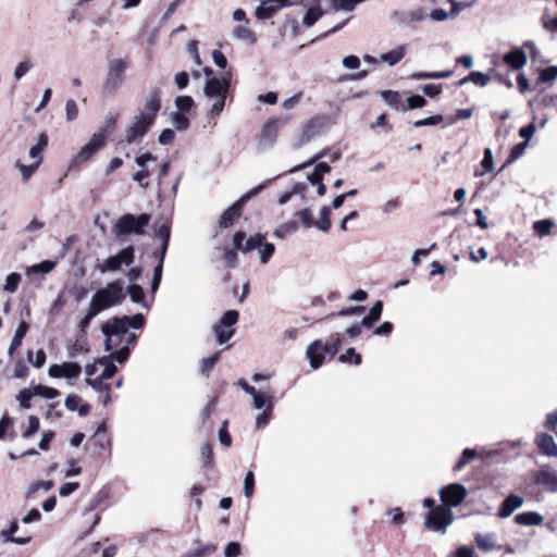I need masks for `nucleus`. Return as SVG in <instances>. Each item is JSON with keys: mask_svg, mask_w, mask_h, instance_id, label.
I'll return each instance as SVG.
<instances>
[{"mask_svg": "<svg viewBox=\"0 0 557 557\" xmlns=\"http://www.w3.org/2000/svg\"><path fill=\"white\" fill-rule=\"evenodd\" d=\"M145 324V318L141 313H137L134 317H115L107 321L101 326V331L106 336V349L112 350L119 347V343L115 342V337H125L129 327L141 329Z\"/></svg>", "mask_w": 557, "mask_h": 557, "instance_id": "1", "label": "nucleus"}, {"mask_svg": "<svg viewBox=\"0 0 557 557\" xmlns=\"http://www.w3.org/2000/svg\"><path fill=\"white\" fill-rule=\"evenodd\" d=\"M125 297L126 293L122 282L113 281L94 294L90 305L100 313L110 307L121 304Z\"/></svg>", "mask_w": 557, "mask_h": 557, "instance_id": "2", "label": "nucleus"}, {"mask_svg": "<svg viewBox=\"0 0 557 557\" xmlns=\"http://www.w3.org/2000/svg\"><path fill=\"white\" fill-rule=\"evenodd\" d=\"M341 346V336L339 334H334L330 336L326 343H323L320 339L312 342L306 350L307 358L309 360L310 367L313 369H318L322 366L325 358H332L338 351Z\"/></svg>", "mask_w": 557, "mask_h": 557, "instance_id": "3", "label": "nucleus"}, {"mask_svg": "<svg viewBox=\"0 0 557 557\" xmlns=\"http://www.w3.org/2000/svg\"><path fill=\"white\" fill-rule=\"evenodd\" d=\"M228 90V78L210 77L209 79H207L203 87V94L207 99H216V103H211V107L208 111V115L210 117H215L220 115V113L223 111Z\"/></svg>", "mask_w": 557, "mask_h": 557, "instance_id": "4", "label": "nucleus"}, {"mask_svg": "<svg viewBox=\"0 0 557 557\" xmlns=\"http://www.w3.org/2000/svg\"><path fill=\"white\" fill-rule=\"evenodd\" d=\"M150 215L147 213L135 216L131 213L122 215L113 226V233L119 238L128 234L143 235L148 226Z\"/></svg>", "mask_w": 557, "mask_h": 557, "instance_id": "5", "label": "nucleus"}, {"mask_svg": "<svg viewBox=\"0 0 557 557\" xmlns=\"http://www.w3.org/2000/svg\"><path fill=\"white\" fill-rule=\"evenodd\" d=\"M128 67L127 61L123 59H113L109 62L103 91L106 94H114L124 81V73Z\"/></svg>", "mask_w": 557, "mask_h": 557, "instance_id": "6", "label": "nucleus"}, {"mask_svg": "<svg viewBox=\"0 0 557 557\" xmlns=\"http://www.w3.org/2000/svg\"><path fill=\"white\" fill-rule=\"evenodd\" d=\"M267 183L260 184L246 194H244L238 200H236L230 208H227L223 214L220 216L219 226L221 228H226L232 225L235 218L239 216L243 210L244 205L250 200L252 197L257 196L264 187Z\"/></svg>", "mask_w": 557, "mask_h": 557, "instance_id": "7", "label": "nucleus"}, {"mask_svg": "<svg viewBox=\"0 0 557 557\" xmlns=\"http://www.w3.org/2000/svg\"><path fill=\"white\" fill-rule=\"evenodd\" d=\"M239 313L237 310H227L223 313L222 318L212 326L219 344H224L230 341L235 334L234 325L237 323Z\"/></svg>", "mask_w": 557, "mask_h": 557, "instance_id": "8", "label": "nucleus"}, {"mask_svg": "<svg viewBox=\"0 0 557 557\" xmlns=\"http://www.w3.org/2000/svg\"><path fill=\"white\" fill-rule=\"evenodd\" d=\"M331 122L326 115H318L309 120L302 127L297 146L301 147L320 136L331 125Z\"/></svg>", "mask_w": 557, "mask_h": 557, "instance_id": "9", "label": "nucleus"}, {"mask_svg": "<svg viewBox=\"0 0 557 557\" xmlns=\"http://www.w3.org/2000/svg\"><path fill=\"white\" fill-rule=\"evenodd\" d=\"M453 520L454 515L450 508L437 506L425 516L424 525L433 531L444 533Z\"/></svg>", "mask_w": 557, "mask_h": 557, "instance_id": "10", "label": "nucleus"}, {"mask_svg": "<svg viewBox=\"0 0 557 557\" xmlns=\"http://www.w3.org/2000/svg\"><path fill=\"white\" fill-rule=\"evenodd\" d=\"M245 393L252 397V405L258 410H273L275 396L268 385L265 388H256L255 385H240Z\"/></svg>", "mask_w": 557, "mask_h": 557, "instance_id": "11", "label": "nucleus"}, {"mask_svg": "<svg viewBox=\"0 0 557 557\" xmlns=\"http://www.w3.org/2000/svg\"><path fill=\"white\" fill-rule=\"evenodd\" d=\"M135 257V249L133 246H128L116 255L109 257L101 264H98L97 269L101 273L108 271H119L123 265H129L133 263Z\"/></svg>", "mask_w": 557, "mask_h": 557, "instance_id": "12", "label": "nucleus"}, {"mask_svg": "<svg viewBox=\"0 0 557 557\" xmlns=\"http://www.w3.org/2000/svg\"><path fill=\"white\" fill-rule=\"evenodd\" d=\"M288 120V116L268 120L261 129L259 146L262 148L271 147L275 143L280 129L287 124Z\"/></svg>", "mask_w": 557, "mask_h": 557, "instance_id": "13", "label": "nucleus"}, {"mask_svg": "<svg viewBox=\"0 0 557 557\" xmlns=\"http://www.w3.org/2000/svg\"><path fill=\"white\" fill-rule=\"evenodd\" d=\"M106 138L107 131H99L95 133L88 144L82 147L78 153L71 160L70 169L89 160V158L104 144Z\"/></svg>", "mask_w": 557, "mask_h": 557, "instance_id": "14", "label": "nucleus"}, {"mask_svg": "<svg viewBox=\"0 0 557 557\" xmlns=\"http://www.w3.org/2000/svg\"><path fill=\"white\" fill-rule=\"evenodd\" d=\"M467 495V487L460 483H450L440 490V499L447 508L459 506Z\"/></svg>", "mask_w": 557, "mask_h": 557, "instance_id": "15", "label": "nucleus"}, {"mask_svg": "<svg viewBox=\"0 0 557 557\" xmlns=\"http://www.w3.org/2000/svg\"><path fill=\"white\" fill-rule=\"evenodd\" d=\"M533 483L541 486L544 492L557 494V471L549 466H543L533 472Z\"/></svg>", "mask_w": 557, "mask_h": 557, "instance_id": "16", "label": "nucleus"}, {"mask_svg": "<svg viewBox=\"0 0 557 557\" xmlns=\"http://www.w3.org/2000/svg\"><path fill=\"white\" fill-rule=\"evenodd\" d=\"M116 372V367L106 359L98 360L92 364L86 366V374L88 376L97 375L96 379H86L85 383H101L102 380L111 379Z\"/></svg>", "mask_w": 557, "mask_h": 557, "instance_id": "17", "label": "nucleus"}, {"mask_svg": "<svg viewBox=\"0 0 557 557\" xmlns=\"http://www.w3.org/2000/svg\"><path fill=\"white\" fill-rule=\"evenodd\" d=\"M160 109V90L159 88L154 87L150 89L148 99L146 100L143 109L139 110L138 114L136 115L143 117L148 123L153 124Z\"/></svg>", "mask_w": 557, "mask_h": 557, "instance_id": "18", "label": "nucleus"}, {"mask_svg": "<svg viewBox=\"0 0 557 557\" xmlns=\"http://www.w3.org/2000/svg\"><path fill=\"white\" fill-rule=\"evenodd\" d=\"M151 126L152 124L148 123L143 117L135 115L131 125L125 131L124 139H122L120 144L126 143L129 145L135 143L143 138Z\"/></svg>", "mask_w": 557, "mask_h": 557, "instance_id": "19", "label": "nucleus"}, {"mask_svg": "<svg viewBox=\"0 0 557 557\" xmlns=\"http://www.w3.org/2000/svg\"><path fill=\"white\" fill-rule=\"evenodd\" d=\"M82 369L77 363L65 362L62 364H53L49 368V375L52 379H73L81 373Z\"/></svg>", "mask_w": 557, "mask_h": 557, "instance_id": "20", "label": "nucleus"}, {"mask_svg": "<svg viewBox=\"0 0 557 557\" xmlns=\"http://www.w3.org/2000/svg\"><path fill=\"white\" fill-rule=\"evenodd\" d=\"M534 444L543 455L557 458V444L550 434L544 432L537 433L534 438Z\"/></svg>", "mask_w": 557, "mask_h": 557, "instance_id": "21", "label": "nucleus"}, {"mask_svg": "<svg viewBox=\"0 0 557 557\" xmlns=\"http://www.w3.org/2000/svg\"><path fill=\"white\" fill-rule=\"evenodd\" d=\"M523 505V498L517 494L508 495L500 504L498 516L500 518H508L512 512Z\"/></svg>", "mask_w": 557, "mask_h": 557, "instance_id": "22", "label": "nucleus"}, {"mask_svg": "<svg viewBox=\"0 0 557 557\" xmlns=\"http://www.w3.org/2000/svg\"><path fill=\"white\" fill-rule=\"evenodd\" d=\"M504 62L512 70H521L528 62V57L523 49L513 48L504 55Z\"/></svg>", "mask_w": 557, "mask_h": 557, "instance_id": "23", "label": "nucleus"}, {"mask_svg": "<svg viewBox=\"0 0 557 557\" xmlns=\"http://www.w3.org/2000/svg\"><path fill=\"white\" fill-rule=\"evenodd\" d=\"M281 8L278 0H267L262 2L255 11L258 20H268L272 17Z\"/></svg>", "mask_w": 557, "mask_h": 557, "instance_id": "24", "label": "nucleus"}, {"mask_svg": "<svg viewBox=\"0 0 557 557\" xmlns=\"http://www.w3.org/2000/svg\"><path fill=\"white\" fill-rule=\"evenodd\" d=\"M248 24L236 25L232 29V38L238 41H243L249 45H253L257 41L255 33L248 28Z\"/></svg>", "mask_w": 557, "mask_h": 557, "instance_id": "25", "label": "nucleus"}, {"mask_svg": "<svg viewBox=\"0 0 557 557\" xmlns=\"http://www.w3.org/2000/svg\"><path fill=\"white\" fill-rule=\"evenodd\" d=\"M65 407L70 410V411H76L78 412V414L81 417H85L89 413L90 411V406L85 403L83 404L82 403V398L79 396H77L76 394H70L66 399H65Z\"/></svg>", "mask_w": 557, "mask_h": 557, "instance_id": "26", "label": "nucleus"}, {"mask_svg": "<svg viewBox=\"0 0 557 557\" xmlns=\"http://www.w3.org/2000/svg\"><path fill=\"white\" fill-rule=\"evenodd\" d=\"M543 520V516L536 511H524L515 516V522L519 525H540Z\"/></svg>", "mask_w": 557, "mask_h": 557, "instance_id": "27", "label": "nucleus"}, {"mask_svg": "<svg viewBox=\"0 0 557 557\" xmlns=\"http://www.w3.org/2000/svg\"><path fill=\"white\" fill-rule=\"evenodd\" d=\"M496 541L497 535L495 533H476L474 535V542L476 546L483 552H491L496 549Z\"/></svg>", "mask_w": 557, "mask_h": 557, "instance_id": "28", "label": "nucleus"}, {"mask_svg": "<svg viewBox=\"0 0 557 557\" xmlns=\"http://www.w3.org/2000/svg\"><path fill=\"white\" fill-rule=\"evenodd\" d=\"M382 310H383L382 301L381 300L375 301L373 304V306L371 307L369 314L361 320V325H363L367 329L371 327L373 325V323H375L376 321L380 320Z\"/></svg>", "mask_w": 557, "mask_h": 557, "instance_id": "29", "label": "nucleus"}, {"mask_svg": "<svg viewBox=\"0 0 557 557\" xmlns=\"http://www.w3.org/2000/svg\"><path fill=\"white\" fill-rule=\"evenodd\" d=\"M27 330H28V325L25 321H22L16 331H15V334L12 338V342L10 344V347H9V355L12 356L14 350H16L21 345H22V341L23 338L25 337L26 333H27Z\"/></svg>", "mask_w": 557, "mask_h": 557, "instance_id": "30", "label": "nucleus"}, {"mask_svg": "<svg viewBox=\"0 0 557 557\" xmlns=\"http://www.w3.org/2000/svg\"><path fill=\"white\" fill-rule=\"evenodd\" d=\"M406 53V47L404 45L396 47L395 49L381 54V60L393 66L397 64Z\"/></svg>", "mask_w": 557, "mask_h": 557, "instance_id": "31", "label": "nucleus"}, {"mask_svg": "<svg viewBox=\"0 0 557 557\" xmlns=\"http://www.w3.org/2000/svg\"><path fill=\"white\" fill-rule=\"evenodd\" d=\"M424 17L425 14L422 9H414L407 13H403L400 22L407 26H413L414 24L422 22Z\"/></svg>", "mask_w": 557, "mask_h": 557, "instance_id": "32", "label": "nucleus"}, {"mask_svg": "<svg viewBox=\"0 0 557 557\" xmlns=\"http://www.w3.org/2000/svg\"><path fill=\"white\" fill-rule=\"evenodd\" d=\"M453 70H446L441 72H416L412 74V78L414 79H440V78H449L453 76Z\"/></svg>", "mask_w": 557, "mask_h": 557, "instance_id": "33", "label": "nucleus"}, {"mask_svg": "<svg viewBox=\"0 0 557 557\" xmlns=\"http://www.w3.org/2000/svg\"><path fill=\"white\" fill-rule=\"evenodd\" d=\"M323 14L324 12L320 7L309 8L302 18V25L306 27H311L323 16Z\"/></svg>", "mask_w": 557, "mask_h": 557, "instance_id": "34", "label": "nucleus"}, {"mask_svg": "<svg viewBox=\"0 0 557 557\" xmlns=\"http://www.w3.org/2000/svg\"><path fill=\"white\" fill-rule=\"evenodd\" d=\"M41 161H42V158H39L33 164H29V165H25V164L21 163L20 161L15 162V166L20 170L23 181L27 182L30 178V176L34 174V172L40 165Z\"/></svg>", "mask_w": 557, "mask_h": 557, "instance_id": "35", "label": "nucleus"}, {"mask_svg": "<svg viewBox=\"0 0 557 557\" xmlns=\"http://www.w3.org/2000/svg\"><path fill=\"white\" fill-rule=\"evenodd\" d=\"M475 457H476V450L475 449H473V448H465L462 454H461V456H460V458L458 459V461L454 466L453 470L455 472L460 471L461 469H463L467 466V463L469 461H471Z\"/></svg>", "mask_w": 557, "mask_h": 557, "instance_id": "36", "label": "nucleus"}, {"mask_svg": "<svg viewBox=\"0 0 557 557\" xmlns=\"http://www.w3.org/2000/svg\"><path fill=\"white\" fill-rule=\"evenodd\" d=\"M39 392L35 391L34 385H30L29 388L22 389L17 395V400L20 401V406L24 409L30 408V399L34 396H37Z\"/></svg>", "mask_w": 557, "mask_h": 557, "instance_id": "37", "label": "nucleus"}, {"mask_svg": "<svg viewBox=\"0 0 557 557\" xmlns=\"http://www.w3.org/2000/svg\"><path fill=\"white\" fill-rule=\"evenodd\" d=\"M520 446H521L520 441L499 443L496 448L488 450L486 455H487V457L503 455L507 449L513 450V449H518Z\"/></svg>", "mask_w": 557, "mask_h": 557, "instance_id": "38", "label": "nucleus"}, {"mask_svg": "<svg viewBox=\"0 0 557 557\" xmlns=\"http://www.w3.org/2000/svg\"><path fill=\"white\" fill-rule=\"evenodd\" d=\"M315 227L319 228L322 232H327L331 227V221H330V209L329 207L324 206L320 210V216L315 221Z\"/></svg>", "mask_w": 557, "mask_h": 557, "instance_id": "39", "label": "nucleus"}, {"mask_svg": "<svg viewBox=\"0 0 557 557\" xmlns=\"http://www.w3.org/2000/svg\"><path fill=\"white\" fill-rule=\"evenodd\" d=\"M47 145H48L47 135L44 133H40L38 136V143L35 146L30 147V149H29V157L32 159H36V160L41 158L40 154H41L42 150L47 147Z\"/></svg>", "mask_w": 557, "mask_h": 557, "instance_id": "40", "label": "nucleus"}, {"mask_svg": "<svg viewBox=\"0 0 557 557\" xmlns=\"http://www.w3.org/2000/svg\"><path fill=\"white\" fill-rule=\"evenodd\" d=\"M382 99L394 109H399L401 106L400 97L397 91L393 90H383L381 91Z\"/></svg>", "mask_w": 557, "mask_h": 557, "instance_id": "41", "label": "nucleus"}, {"mask_svg": "<svg viewBox=\"0 0 557 557\" xmlns=\"http://www.w3.org/2000/svg\"><path fill=\"white\" fill-rule=\"evenodd\" d=\"M469 78L471 79V83H473L478 87H485L492 81L491 75L479 71L471 72L469 74Z\"/></svg>", "mask_w": 557, "mask_h": 557, "instance_id": "42", "label": "nucleus"}, {"mask_svg": "<svg viewBox=\"0 0 557 557\" xmlns=\"http://www.w3.org/2000/svg\"><path fill=\"white\" fill-rule=\"evenodd\" d=\"M171 122L178 131H185L188 128L190 122L189 119L181 112H174L171 114Z\"/></svg>", "mask_w": 557, "mask_h": 557, "instance_id": "43", "label": "nucleus"}, {"mask_svg": "<svg viewBox=\"0 0 557 557\" xmlns=\"http://www.w3.org/2000/svg\"><path fill=\"white\" fill-rule=\"evenodd\" d=\"M34 67V63L29 59H25L20 62L14 70V78L20 81L23 76H25Z\"/></svg>", "mask_w": 557, "mask_h": 557, "instance_id": "44", "label": "nucleus"}, {"mask_svg": "<svg viewBox=\"0 0 557 557\" xmlns=\"http://www.w3.org/2000/svg\"><path fill=\"white\" fill-rule=\"evenodd\" d=\"M264 242V236L261 234H256L253 236H250L244 245L243 252H248L253 249H259L262 246V243Z\"/></svg>", "mask_w": 557, "mask_h": 557, "instance_id": "45", "label": "nucleus"}, {"mask_svg": "<svg viewBox=\"0 0 557 557\" xmlns=\"http://www.w3.org/2000/svg\"><path fill=\"white\" fill-rule=\"evenodd\" d=\"M298 228V225H297V222L295 221H288V222H285V223H282L277 230L275 231V235L277 237H285L287 235H290L293 233H295Z\"/></svg>", "mask_w": 557, "mask_h": 557, "instance_id": "46", "label": "nucleus"}, {"mask_svg": "<svg viewBox=\"0 0 557 557\" xmlns=\"http://www.w3.org/2000/svg\"><path fill=\"white\" fill-rule=\"evenodd\" d=\"M21 274L18 273H10L5 278V284L3 286V289L8 293H15L17 289V286L21 282Z\"/></svg>", "mask_w": 557, "mask_h": 557, "instance_id": "47", "label": "nucleus"}, {"mask_svg": "<svg viewBox=\"0 0 557 557\" xmlns=\"http://www.w3.org/2000/svg\"><path fill=\"white\" fill-rule=\"evenodd\" d=\"M363 0H331L334 10L351 11L354 8Z\"/></svg>", "mask_w": 557, "mask_h": 557, "instance_id": "48", "label": "nucleus"}, {"mask_svg": "<svg viewBox=\"0 0 557 557\" xmlns=\"http://www.w3.org/2000/svg\"><path fill=\"white\" fill-rule=\"evenodd\" d=\"M305 228L315 226V221L310 209H302L296 214Z\"/></svg>", "mask_w": 557, "mask_h": 557, "instance_id": "49", "label": "nucleus"}, {"mask_svg": "<svg viewBox=\"0 0 557 557\" xmlns=\"http://www.w3.org/2000/svg\"><path fill=\"white\" fill-rule=\"evenodd\" d=\"M175 106L181 113L188 112L194 106V99L190 96H178Z\"/></svg>", "mask_w": 557, "mask_h": 557, "instance_id": "50", "label": "nucleus"}, {"mask_svg": "<svg viewBox=\"0 0 557 557\" xmlns=\"http://www.w3.org/2000/svg\"><path fill=\"white\" fill-rule=\"evenodd\" d=\"M54 263L51 261H42L38 264H34L26 270V274L30 275L33 273H48L53 269Z\"/></svg>", "mask_w": 557, "mask_h": 557, "instance_id": "51", "label": "nucleus"}, {"mask_svg": "<svg viewBox=\"0 0 557 557\" xmlns=\"http://www.w3.org/2000/svg\"><path fill=\"white\" fill-rule=\"evenodd\" d=\"M127 293L129 294L131 300L133 302L139 304L144 300V289L140 285L132 284L127 288Z\"/></svg>", "mask_w": 557, "mask_h": 557, "instance_id": "52", "label": "nucleus"}, {"mask_svg": "<svg viewBox=\"0 0 557 557\" xmlns=\"http://www.w3.org/2000/svg\"><path fill=\"white\" fill-rule=\"evenodd\" d=\"M274 250L275 247L273 244L263 242L262 246L259 248L261 263H267L274 253Z\"/></svg>", "mask_w": 557, "mask_h": 557, "instance_id": "53", "label": "nucleus"}, {"mask_svg": "<svg viewBox=\"0 0 557 557\" xmlns=\"http://www.w3.org/2000/svg\"><path fill=\"white\" fill-rule=\"evenodd\" d=\"M255 490V474L252 471H248L244 479V495L250 498Z\"/></svg>", "mask_w": 557, "mask_h": 557, "instance_id": "54", "label": "nucleus"}, {"mask_svg": "<svg viewBox=\"0 0 557 557\" xmlns=\"http://www.w3.org/2000/svg\"><path fill=\"white\" fill-rule=\"evenodd\" d=\"M34 387H35L36 392H39V394H37V396H41L47 399H53L59 395L58 389H55L53 387H49L47 385H34Z\"/></svg>", "mask_w": 557, "mask_h": 557, "instance_id": "55", "label": "nucleus"}, {"mask_svg": "<svg viewBox=\"0 0 557 557\" xmlns=\"http://www.w3.org/2000/svg\"><path fill=\"white\" fill-rule=\"evenodd\" d=\"M540 79L543 83H550L557 79V66L552 65L548 67H545L540 73Z\"/></svg>", "mask_w": 557, "mask_h": 557, "instance_id": "56", "label": "nucleus"}, {"mask_svg": "<svg viewBox=\"0 0 557 557\" xmlns=\"http://www.w3.org/2000/svg\"><path fill=\"white\" fill-rule=\"evenodd\" d=\"M1 535L4 539L5 542H12V543H15V544H18V545H25V544H27V543H29L32 541V536L30 535L23 536V537H21V536L15 537L14 534L9 533V529L2 531Z\"/></svg>", "mask_w": 557, "mask_h": 557, "instance_id": "57", "label": "nucleus"}, {"mask_svg": "<svg viewBox=\"0 0 557 557\" xmlns=\"http://www.w3.org/2000/svg\"><path fill=\"white\" fill-rule=\"evenodd\" d=\"M39 428H40L39 419L35 416H29L28 417V428L23 433V437L30 438L35 433L38 432Z\"/></svg>", "mask_w": 557, "mask_h": 557, "instance_id": "58", "label": "nucleus"}, {"mask_svg": "<svg viewBox=\"0 0 557 557\" xmlns=\"http://www.w3.org/2000/svg\"><path fill=\"white\" fill-rule=\"evenodd\" d=\"M339 361L359 364L361 362V356L356 352L354 348H348L345 354L339 356Z\"/></svg>", "mask_w": 557, "mask_h": 557, "instance_id": "59", "label": "nucleus"}, {"mask_svg": "<svg viewBox=\"0 0 557 557\" xmlns=\"http://www.w3.org/2000/svg\"><path fill=\"white\" fill-rule=\"evenodd\" d=\"M443 121V116L441 114L432 115L425 119L417 120L413 122L414 127H423L436 125Z\"/></svg>", "mask_w": 557, "mask_h": 557, "instance_id": "60", "label": "nucleus"}, {"mask_svg": "<svg viewBox=\"0 0 557 557\" xmlns=\"http://www.w3.org/2000/svg\"><path fill=\"white\" fill-rule=\"evenodd\" d=\"M28 361L36 368H40L46 362V354L42 349L37 350L35 358L33 352L29 350L27 354Z\"/></svg>", "mask_w": 557, "mask_h": 557, "instance_id": "61", "label": "nucleus"}, {"mask_svg": "<svg viewBox=\"0 0 557 557\" xmlns=\"http://www.w3.org/2000/svg\"><path fill=\"white\" fill-rule=\"evenodd\" d=\"M99 314V312L89 304L88 311L86 315L79 322V330L84 332L88 325L90 324L91 320Z\"/></svg>", "mask_w": 557, "mask_h": 557, "instance_id": "62", "label": "nucleus"}, {"mask_svg": "<svg viewBox=\"0 0 557 557\" xmlns=\"http://www.w3.org/2000/svg\"><path fill=\"white\" fill-rule=\"evenodd\" d=\"M65 113L67 121H74L78 116V108L73 99H69L65 103Z\"/></svg>", "mask_w": 557, "mask_h": 557, "instance_id": "63", "label": "nucleus"}, {"mask_svg": "<svg viewBox=\"0 0 557 557\" xmlns=\"http://www.w3.org/2000/svg\"><path fill=\"white\" fill-rule=\"evenodd\" d=\"M215 546L214 545H206L202 547H198L193 552H188L184 555V557H205L208 554L214 552Z\"/></svg>", "mask_w": 557, "mask_h": 557, "instance_id": "64", "label": "nucleus"}]
</instances>
